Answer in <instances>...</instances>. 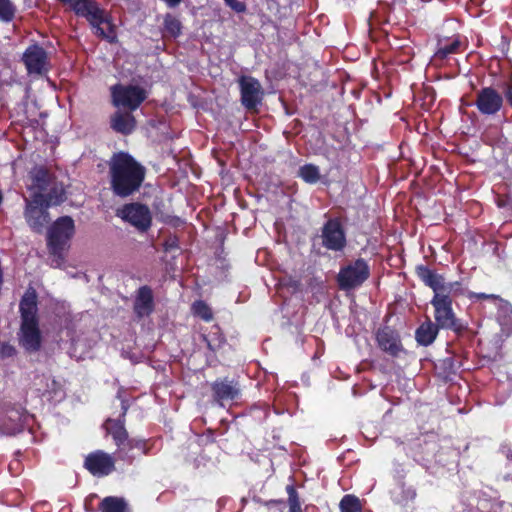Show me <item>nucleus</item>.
I'll return each instance as SVG.
<instances>
[{
    "label": "nucleus",
    "instance_id": "obj_1",
    "mask_svg": "<svg viewBox=\"0 0 512 512\" xmlns=\"http://www.w3.org/2000/svg\"><path fill=\"white\" fill-rule=\"evenodd\" d=\"M110 175L114 193L126 197L139 189L145 170L129 154L119 152L110 161Z\"/></svg>",
    "mask_w": 512,
    "mask_h": 512
},
{
    "label": "nucleus",
    "instance_id": "obj_2",
    "mask_svg": "<svg viewBox=\"0 0 512 512\" xmlns=\"http://www.w3.org/2000/svg\"><path fill=\"white\" fill-rule=\"evenodd\" d=\"M22 324L20 329L19 343L28 352H36L41 347V333L36 317L37 302L36 295L28 291L20 302Z\"/></svg>",
    "mask_w": 512,
    "mask_h": 512
},
{
    "label": "nucleus",
    "instance_id": "obj_3",
    "mask_svg": "<svg viewBox=\"0 0 512 512\" xmlns=\"http://www.w3.org/2000/svg\"><path fill=\"white\" fill-rule=\"evenodd\" d=\"M64 200L63 191L60 190L59 195L55 197L52 194H34L31 201H27L25 209V219L30 228L36 232H41L45 224L48 222V214L46 209L51 205H58Z\"/></svg>",
    "mask_w": 512,
    "mask_h": 512
},
{
    "label": "nucleus",
    "instance_id": "obj_4",
    "mask_svg": "<svg viewBox=\"0 0 512 512\" xmlns=\"http://www.w3.org/2000/svg\"><path fill=\"white\" fill-rule=\"evenodd\" d=\"M74 234V222L68 217L59 218L48 232V245L52 254L57 257L52 261L53 265L60 266L62 250Z\"/></svg>",
    "mask_w": 512,
    "mask_h": 512
},
{
    "label": "nucleus",
    "instance_id": "obj_5",
    "mask_svg": "<svg viewBox=\"0 0 512 512\" xmlns=\"http://www.w3.org/2000/svg\"><path fill=\"white\" fill-rule=\"evenodd\" d=\"M111 95L116 107H123L130 111L136 110L147 97L142 87L133 84L112 86Z\"/></svg>",
    "mask_w": 512,
    "mask_h": 512
},
{
    "label": "nucleus",
    "instance_id": "obj_6",
    "mask_svg": "<svg viewBox=\"0 0 512 512\" xmlns=\"http://www.w3.org/2000/svg\"><path fill=\"white\" fill-rule=\"evenodd\" d=\"M417 272L424 283L433 289L435 296L451 299L452 296L462 293L460 283L445 282L441 275L435 274L426 267H418Z\"/></svg>",
    "mask_w": 512,
    "mask_h": 512
},
{
    "label": "nucleus",
    "instance_id": "obj_7",
    "mask_svg": "<svg viewBox=\"0 0 512 512\" xmlns=\"http://www.w3.org/2000/svg\"><path fill=\"white\" fill-rule=\"evenodd\" d=\"M117 216L134 226L139 231H146L152 223L150 209L140 203L126 204L118 209Z\"/></svg>",
    "mask_w": 512,
    "mask_h": 512
},
{
    "label": "nucleus",
    "instance_id": "obj_8",
    "mask_svg": "<svg viewBox=\"0 0 512 512\" xmlns=\"http://www.w3.org/2000/svg\"><path fill=\"white\" fill-rule=\"evenodd\" d=\"M368 275L367 264L363 260H357L340 271L338 275L339 285L343 289L356 287L363 283Z\"/></svg>",
    "mask_w": 512,
    "mask_h": 512
},
{
    "label": "nucleus",
    "instance_id": "obj_9",
    "mask_svg": "<svg viewBox=\"0 0 512 512\" xmlns=\"http://www.w3.org/2000/svg\"><path fill=\"white\" fill-rule=\"evenodd\" d=\"M37 390L48 400L61 401L65 397V385L62 379L52 375H41L35 380Z\"/></svg>",
    "mask_w": 512,
    "mask_h": 512
},
{
    "label": "nucleus",
    "instance_id": "obj_10",
    "mask_svg": "<svg viewBox=\"0 0 512 512\" xmlns=\"http://www.w3.org/2000/svg\"><path fill=\"white\" fill-rule=\"evenodd\" d=\"M323 245L330 250L339 251L345 247L346 237L339 221L329 220L322 231Z\"/></svg>",
    "mask_w": 512,
    "mask_h": 512
},
{
    "label": "nucleus",
    "instance_id": "obj_11",
    "mask_svg": "<svg viewBox=\"0 0 512 512\" xmlns=\"http://www.w3.org/2000/svg\"><path fill=\"white\" fill-rule=\"evenodd\" d=\"M502 104L501 94L493 88H483L477 94L476 106L482 114L494 115L501 109Z\"/></svg>",
    "mask_w": 512,
    "mask_h": 512
},
{
    "label": "nucleus",
    "instance_id": "obj_12",
    "mask_svg": "<svg viewBox=\"0 0 512 512\" xmlns=\"http://www.w3.org/2000/svg\"><path fill=\"white\" fill-rule=\"evenodd\" d=\"M431 303L435 309V320L437 325L442 328L456 329V319L452 310L451 299H445L434 295Z\"/></svg>",
    "mask_w": 512,
    "mask_h": 512
},
{
    "label": "nucleus",
    "instance_id": "obj_13",
    "mask_svg": "<svg viewBox=\"0 0 512 512\" xmlns=\"http://www.w3.org/2000/svg\"><path fill=\"white\" fill-rule=\"evenodd\" d=\"M85 467L95 476H105L113 471L114 460L109 454L96 451L86 457Z\"/></svg>",
    "mask_w": 512,
    "mask_h": 512
},
{
    "label": "nucleus",
    "instance_id": "obj_14",
    "mask_svg": "<svg viewBox=\"0 0 512 512\" xmlns=\"http://www.w3.org/2000/svg\"><path fill=\"white\" fill-rule=\"evenodd\" d=\"M29 74H42L48 70L47 54L42 47L33 45L23 55Z\"/></svg>",
    "mask_w": 512,
    "mask_h": 512
},
{
    "label": "nucleus",
    "instance_id": "obj_15",
    "mask_svg": "<svg viewBox=\"0 0 512 512\" xmlns=\"http://www.w3.org/2000/svg\"><path fill=\"white\" fill-rule=\"evenodd\" d=\"M242 103L247 108H255L262 99L260 83L251 77H243L240 80Z\"/></svg>",
    "mask_w": 512,
    "mask_h": 512
},
{
    "label": "nucleus",
    "instance_id": "obj_16",
    "mask_svg": "<svg viewBox=\"0 0 512 512\" xmlns=\"http://www.w3.org/2000/svg\"><path fill=\"white\" fill-rule=\"evenodd\" d=\"M95 18V21L90 22L95 29V33L109 42H114L117 35L115 25L112 24L109 15L104 10L100 9Z\"/></svg>",
    "mask_w": 512,
    "mask_h": 512
},
{
    "label": "nucleus",
    "instance_id": "obj_17",
    "mask_svg": "<svg viewBox=\"0 0 512 512\" xmlns=\"http://www.w3.org/2000/svg\"><path fill=\"white\" fill-rule=\"evenodd\" d=\"M29 416L19 410H11L6 415L5 421L0 428L1 433L6 435H14L20 432L26 424Z\"/></svg>",
    "mask_w": 512,
    "mask_h": 512
},
{
    "label": "nucleus",
    "instance_id": "obj_18",
    "mask_svg": "<svg viewBox=\"0 0 512 512\" xmlns=\"http://www.w3.org/2000/svg\"><path fill=\"white\" fill-rule=\"evenodd\" d=\"M154 307L153 295L150 288L143 286L139 288L134 303V309L138 316H148Z\"/></svg>",
    "mask_w": 512,
    "mask_h": 512
},
{
    "label": "nucleus",
    "instance_id": "obj_19",
    "mask_svg": "<svg viewBox=\"0 0 512 512\" xmlns=\"http://www.w3.org/2000/svg\"><path fill=\"white\" fill-rule=\"evenodd\" d=\"M112 128L122 134H129L135 128V119L130 112H116L111 118Z\"/></svg>",
    "mask_w": 512,
    "mask_h": 512
},
{
    "label": "nucleus",
    "instance_id": "obj_20",
    "mask_svg": "<svg viewBox=\"0 0 512 512\" xmlns=\"http://www.w3.org/2000/svg\"><path fill=\"white\" fill-rule=\"evenodd\" d=\"M79 16L87 18L89 22L95 21L100 8L93 0H74L69 6Z\"/></svg>",
    "mask_w": 512,
    "mask_h": 512
},
{
    "label": "nucleus",
    "instance_id": "obj_21",
    "mask_svg": "<svg viewBox=\"0 0 512 512\" xmlns=\"http://www.w3.org/2000/svg\"><path fill=\"white\" fill-rule=\"evenodd\" d=\"M438 328L431 321L423 323L416 331V339L422 345H430L436 338Z\"/></svg>",
    "mask_w": 512,
    "mask_h": 512
},
{
    "label": "nucleus",
    "instance_id": "obj_22",
    "mask_svg": "<svg viewBox=\"0 0 512 512\" xmlns=\"http://www.w3.org/2000/svg\"><path fill=\"white\" fill-rule=\"evenodd\" d=\"M213 391L218 400H232L238 395V389L227 381L215 382Z\"/></svg>",
    "mask_w": 512,
    "mask_h": 512
},
{
    "label": "nucleus",
    "instance_id": "obj_23",
    "mask_svg": "<svg viewBox=\"0 0 512 512\" xmlns=\"http://www.w3.org/2000/svg\"><path fill=\"white\" fill-rule=\"evenodd\" d=\"M105 428L109 434L112 435L114 441L118 446L127 440V432L121 420L109 419L105 423Z\"/></svg>",
    "mask_w": 512,
    "mask_h": 512
},
{
    "label": "nucleus",
    "instance_id": "obj_24",
    "mask_svg": "<svg viewBox=\"0 0 512 512\" xmlns=\"http://www.w3.org/2000/svg\"><path fill=\"white\" fill-rule=\"evenodd\" d=\"M30 176L33 181V186L38 191L35 194H43L42 192L47 189L50 176L43 168H35L31 171Z\"/></svg>",
    "mask_w": 512,
    "mask_h": 512
},
{
    "label": "nucleus",
    "instance_id": "obj_25",
    "mask_svg": "<svg viewBox=\"0 0 512 512\" xmlns=\"http://www.w3.org/2000/svg\"><path fill=\"white\" fill-rule=\"evenodd\" d=\"M299 176L309 184H315L320 180L321 174L317 166L313 164H306L300 167Z\"/></svg>",
    "mask_w": 512,
    "mask_h": 512
},
{
    "label": "nucleus",
    "instance_id": "obj_26",
    "mask_svg": "<svg viewBox=\"0 0 512 512\" xmlns=\"http://www.w3.org/2000/svg\"><path fill=\"white\" fill-rule=\"evenodd\" d=\"M377 341L386 351L394 353L397 350V341L392 332L387 329H383L377 333Z\"/></svg>",
    "mask_w": 512,
    "mask_h": 512
},
{
    "label": "nucleus",
    "instance_id": "obj_27",
    "mask_svg": "<svg viewBox=\"0 0 512 512\" xmlns=\"http://www.w3.org/2000/svg\"><path fill=\"white\" fill-rule=\"evenodd\" d=\"M470 297L471 298L475 297V298L489 299V300L493 301L494 305L501 311V313L503 315H508L512 311L511 305L507 301L499 298L496 295L484 294V293H480V294L471 293Z\"/></svg>",
    "mask_w": 512,
    "mask_h": 512
},
{
    "label": "nucleus",
    "instance_id": "obj_28",
    "mask_svg": "<svg viewBox=\"0 0 512 512\" xmlns=\"http://www.w3.org/2000/svg\"><path fill=\"white\" fill-rule=\"evenodd\" d=\"M102 512H127L126 504L122 499L107 497L101 503Z\"/></svg>",
    "mask_w": 512,
    "mask_h": 512
},
{
    "label": "nucleus",
    "instance_id": "obj_29",
    "mask_svg": "<svg viewBox=\"0 0 512 512\" xmlns=\"http://www.w3.org/2000/svg\"><path fill=\"white\" fill-rule=\"evenodd\" d=\"M341 512H361L360 500L353 495H345L339 504Z\"/></svg>",
    "mask_w": 512,
    "mask_h": 512
},
{
    "label": "nucleus",
    "instance_id": "obj_30",
    "mask_svg": "<svg viewBox=\"0 0 512 512\" xmlns=\"http://www.w3.org/2000/svg\"><path fill=\"white\" fill-rule=\"evenodd\" d=\"M460 46V41L458 39H453L449 43L441 44L438 50L436 51L434 58L443 60L450 54L456 53Z\"/></svg>",
    "mask_w": 512,
    "mask_h": 512
},
{
    "label": "nucleus",
    "instance_id": "obj_31",
    "mask_svg": "<svg viewBox=\"0 0 512 512\" xmlns=\"http://www.w3.org/2000/svg\"><path fill=\"white\" fill-rule=\"evenodd\" d=\"M192 311L196 316H199L205 321L212 319V313L210 308L202 301H197L192 306Z\"/></svg>",
    "mask_w": 512,
    "mask_h": 512
},
{
    "label": "nucleus",
    "instance_id": "obj_32",
    "mask_svg": "<svg viewBox=\"0 0 512 512\" xmlns=\"http://www.w3.org/2000/svg\"><path fill=\"white\" fill-rule=\"evenodd\" d=\"M15 13V7L10 0H0V20L10 21Z\"/></svg>",
    "mask_w": 512,
    "mask_h": 512
},
{
    "label": "nucleus",
    "instance_id": "obj_33",
    "mask_svg": "<svg viewBox=\"0 0 512 512\" xmlns=\"http://www.w3.org/2000/svg\"><path fill=\"white\" fill-rule=\"evenodd\" d=\"M164 26L167 33L176 37L180 34L181 24L175 17L167 15L164 20Z\"/></svg>",
    "mask_w": 512,
    "mask_h": 512
},
{
    "label": "nucleus",
    "instance_id": "obj_34",
    "mask_svg": "<svg viewBox=\"0 0 512 512\" xmlns=\"http://www.w3.org/2000/svg\"><path fill=\"white\" fill-rule=\"evenodd\" d=\"M289 512H302L301 504L293 486H287Z\"/></svg>",
    "mask_w": 512,
    "mask_h": 512
},
{
    "label": "nucleus",
    "instance_id": "obj_35",
    "mask_svg": "<svg viewBox=\"0 0 512 512\" xmlns=\"http://www.w3.org/2000/svg\"><path fill=\"white\" fill-rule=\"evenodd\" d=\"M16 353L15 348L7 343H1L0 344V356L2 358L12 357Z\"/></svg>",
    "mask_w": 512,
    "mask_h": 512
},
{
    "label": "nucleus",
    "instance_id": "obj_36",
    "mask_svg": "<svg viewBox=\"0 0 512 512\" xmlns=\"http://www.w3.org/2000/svg\"><path fill=\"white\" fill-rule=\"evenodd\" d=\"M225 3L236 12H243L245 10V4L240 0H224Z\"/></svg>",
    "mask_w": 512,
    "mask_h": 512
},
{
    "label": "nucleus",
    "instance_id": "obj_37",
    "mask_svg": "<svg viewBox=\"0 0 512 512\" xmlns=\"http://www.w3.org/2000/svg\"><path fill=\"white\" fill-rule=\"evenodd\" d=\"M505 96H506L509 104L512 106V83L505 90Z\"/></svg>",
    "mask_w": 512,
    "mask_h": 512
},
{
    "label": "nucleus",
    "instance_id": "obj_38",
    "mask_svg": "<svg viewBox=\"0 0 512 512\" xmlns=\"http://www.w3.org/2000/svg\"><path fill=\"white\" fill-rule=\"evenodd\" d=\"M169 6L174 7L180 3L181 0H164Z\"/></svg>",
    "mask_w": 512,
    "mask_h": 512
}]
</instances>
